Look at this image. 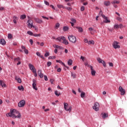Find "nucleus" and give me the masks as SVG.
I'll return each mask as SVG.
<instances>
[{"mask_svg":"<svg viewBox=\"0 0 127 127\" xmlns=\"http://www.w3.org/2000/svg\"><path fill=\"white\" fill-rule=\"evenodd\" d=\"M6 117H11L12 119H20L21 114L15 109H11L10 113L6 114Z\"/></svg>","mask_w":127,"mask_h":127,"instance_id":"nucleus-1","label":"nucleus"},{"mask_svg":"<svg viewBox=\"0 0 127 127\" xmlns=\"http://www.w3.org/2000/svg\"><path fill=\"white\" fill-rule=\"evenodd\" d=\"M101 13L103 18H104V20L103 21V22H105V23H110V22H111V20L108 19V17H107L106 15L102 14V11H100L99 14H101Z\"/></svg>","mask_w":127,"mask_h":127,"instance_id":"nucleus-2","label":"nucleus"},{"mask_svg":"<svg viewBox=\"0 0 127 127\" xmlns=\"http://www.w3.org/2000/svg\"><path fill=\"white\" fill-rule=\"evenodd\" d=\"M68 39L69 40V41H70V42H72V43H76V37L73 36V35L69 36L68 37Z\"/></svg>","mask_w":127,"mask_h":127,"instance_id":"nucleus-3","label":"nucleus"},{"mask_svg":"<svg viewBox=\"0 0 127 127\" xmlns=\"http://www.w3.org/2000/svg\"><path fill=\"white\" fill-rule=\"evenodd\" d=\"M92 108L93 110H94L96 112H98V111H99V108H100V104H99L98 102H95L94 104V106H93Z\"/></svg>","mask_w":127,"mask_h":127,"instance_id":"nucleus-4","label":"nucleus"},{"mask_svg":"<svg viewBox=\"0 0 127 127\" xmlns=\"http://www.w3.org/2000/svg\"><path fill=\"white\" fill-rule=\"evenodd\" d=\"M64 109L65 111H66L67 112H71V110H72L71 107H69L68 109H67L68 107V104L66 103H64Z\"/></svg>","mask_w":127,"mask_h":127,"instance_id":"nucleus-5","label":"nucleus"},{"mask_svg":"<svg viewBox=\"0 0 127 127\" xmlns=\"http://www.w3.org/2000/svg\"><path fill=\"white\" fill-rule=\"evenodd\" d=\"M24 105H25V101H24V100H21L18 104V106L19 108L24 107Z\"/></svg>","mask_w":127,"mask_h":127,"instance_id":"nucleus-6","label":"nucleus"},{"mask_svg":"<svg viewBox=\"0 0 127 127\" xmlns=\"http://www.w3.org/2000/svg\"><path fill=\"white\" fill-rule=\"evenodd\" d=\"M118 44H119V42H118L117 41L114 42V43L113 44V47H114V48H115V49H117V48H118V49L120 48V45H119Z\"/></svg>","mask_w":127,"mask_h":127,"instance_id":"nucleus-7","label":"nucleus"},{"mask_svg":"<svg viewBox=\"0 0 127 127\" xmlns=\"http://www.w3.org/2000/svg\"><path fill=\"white\" fill-rule=\"evenodd\" d=\"M27 22V26H28V27H29V28H32V27H34V26H33V22H32V20H28Z\"/></svg>","mask_w":127,"mask_h":127,"instance_id":"nucleus-8","label":"nucleus"},{"mask_svg":"<svg viewBox=\"0 0 127 127\" xmlns=\"http://www.w3.org/2000/svg\"><path fill=\"white\" fill-rule=\"evenodd\" d=\"M32 87L36 91H37L38 90V89L36 87V80L34 79H33Z\"/></svg>","mask_w":127,"mask_h":127,"instance_id":"nucleus-9","label":"nucleus"},{"mask_svg":"<svg viewBox=\"0 0 127 127\" xmlns=\"http://www.w3.org/2000/svg\"><path fill=\"white\" fill-rule=\"evenodd\" d=\"M119 91L121 92V95L122 96H124L126 94V90L124 89L122 86L119 87Z\"/></svg>","mask_w":127,"mask_h":127,"instance_id":"nucleus-10","label":"nucleus"},{"mask_svg":"<svg viewBox=\"0 0 127 127\" xmlns=\"http://www.w3.org/2000/svg\"><path fill=\"white\" fill-rule=\"evenodd\" d=\"M38 75L40 78H43V77H44V74L42 73V70H41V69L38 71Z\"/></svg>","mask_w":127,"mask_h":127,"instance_id":"nucleus-11","label":"nucleus"},{"mask_svg":"<svg viewBox=\"0 0 127 127\" xmlns=\"http://www.w3.org/2000/svg\"><path fill=\"white\" fill-rule=\"evenodd\" d=\"M13 22L15 24H16L17 22H16V20H18V17L16 16H13Z\"/></svg>","mask_w":127,"mask_h":127,"instance_id":"nucleus-12","label":"nucleus"},{"mask_svg":"<svg viewBox=\"0 0 127 127\" xmlns=\"http://www.w3.org/2000/svg\"><path fill=\"white\" fill-rule=\"evenodd\" d=\"M0 85L2 88H6V84L3 81L0 80Z\"/></svg>","mask_w":127,"mask_h":127,"instance_id":"nucleus-13","label":"nucleus"},{"mask_svg":"<svg viewBox=\"0 0 127 127\" xmlns=\"http://www.w3.org/2000/svg\"><path fill=\"white\" fill-rule=\"evenodd\" d=\"M34 20H35L37 23H42V22H43V21L39 18H34Z\"/></svg>","mask_w":127,"mask_h":127,"instance_id":"nucleus-14","label":"nucleus"},{"mask_svg":"<svg viewBox=\"0 0 127 127\" xmlns=\"http://www.w3.org/2000/svg\"><path fill=\"white\" fill-rule=\"evenodd\" d=\"M5 40L3 39H0V44H1L2 45H5L6 44Z\"/></svg>","mask_w":127,"mask_h":127,"instance_id":"nucleus-15","label":"nucleus"},{"mask_svg":"<svg viewBox=\"0 0 127 127\" xmlns=\"http://www.w3.org/2000/svg\"><path fill=\"white\" fill-rule=\"evenodd\" d=\"M21 48L22 49L24 50V52L25 53V54H28V50L25 49V47L22 46Z\"/></svg>","mask_w":127,"mask_h":127,"instance_id":"nucleus-16","label":"nucleus"},{"mask_svg":"<svg viewBox=\"0 0 127 127\" xmlns=\"http://www.w3.org/2000/svg\"><path fill=\"white\" fill-rule=\"evenodd\" d=\"M104 4L106 6H109V5H111V2H110V1H104Z\"/></svg>","mask_w":127,"mask_h":127,"instance_id":"nucleus-17","label":"nucleus"},{"mask_svg":"<svg viewBox=\"0 0 127 127\" xmlns=\"http://www.w3.org/2000/svg\"><path fill=\"white\" fill-rule=\"evenodd\" d=\"M28 66H29L30 70H33L35 68L34 67V66H33L32 65V64H29Z\"/></svg>","mask_w":127,"mask_h":127,"instance_id":"nucleus-18","label":"nucleus"},{"mask_svg":"<svg viewBox=\"0 0 127 127\" xmlns=\"http://www.w3.org/2000/svg\"><path fill=\"white\" fill-rule=\"evenodd\" d=\"M112 4H116L117 3V4H119L120 3V1L117 0H114L111 2Z\"/></svg>","mask_w":127,"mask_h":127,"instance_id":"nucleus-19","label":"nucleus"},{"mask_svg":"<svg viewBox=\"0 0 127 127\" xmlns=\"http://www.w3.org/2000/svg\"><path fill=\"white\" fill-rule=\"evenodd\" d=\"M56 62L57 63H62V64H63V65H64V67H66V68H67V69H68V67H67V66H66L65 65V64H64V63H63L62 62V61H61V60H56Z\"/></svg>","mask_w":127,"mask_h":127,"instance_id":"nucleus-20","label":"nucleus"},{"mask_svg":"<svg viewBox=\"0 0 127 127\" xmlns=\"http://www.w3.org/2000/svg\"><path fill=\"white\" fill-rule=\"evenodd\" d=\"M71 76L72 78H73V79H75V78L77 77V75L76 74V73L72 72H71Z\"/></svg>","mask_w":127,"mask_h":127,"instance_id":"nucleus-21","label":"nucleus"},{"mask_svg":"<svg viewBox=\"0 0 127 127\" xmlns=\"http://www.w3.org/2000/svg\"><path fill=\"white\" fill-rule=\"evenodd\" d=\"M55 94L56 95V96L57 97H59V96H60V95H61V93H60V92H58V91L56 90L55 91Z\"/></svg>","mask_w":127,"mask_h":127,"instance_id":"nucleus-22","label":"nucleus"},{"mask_svg":"<svg viewBox=\"0 0 127 127\" xmlns=\"http://www.w3.org/2000/svg\"><path fill=\"white\" fill-rule=\"evenodd\" d=\"M72 63H73V61H72V60H69L67 62V64H68V65H69V66H71Z\"/></svg>","mask_w":127,"mask_h":127,"instance_id":"nucleus-23","label":"nucleus"},{"mask_svg":"<svg viewBox=\"0 0 127 127\" xmlns=\"http://www.w3.org/2000/svg\"><path fill=\"white\" fill-rule=\"evenodd\" d=\"M41 36V34H33V36H34L35 37H39Z\"/></svg>","mask_w":127,"mask_h":127,"instance_id":"nucleus-24","label":"nucleus"},{"mask_svg":"<svg viewBox=\"0 0 127 127\" xmlns=\"http://www.w3.org/2000/svg\"><path fill=\"white\" fill-rule=\"evenodd\" d=\"M69 29V27L67 26H64L63 27V30L64 31H68V30Z\"/></svg>","mask_w":127,"mask_h":127,"instance_id":"nucleus-25","label":"nucleus"},{"mask_svg":"<svg viewBox=\"0 0 127 127\" xmlns=\"http://www.w3.org/2000/svg\"><path fill=\"white\" fill-rule=\"evenodd\" d=\"M77 29H78L79 32H82L83 31V28L82 27H76Z\"/></svg>","mask_w":127,"mask_h":127,"instance_id":"nucleus-26","label":"nucleus"},{"mask_svg":"<svg viewBox=\"0 0 127 127\" xmlns=\"http://www.w3.org/2000/svg\"><path fill=\"white\" fill-rule=\"evenodd\" d=\"M60 27V24L59 23H57L56 24L55 28L56 29H58V28H59Z\"/></svg>","mask_w":127,"mask_h":127,"instance_id":"nucleus-27","label":"nucleus"},{"mask_svg":"<svg viewBox=\"0 0 127 127\" xmlns=\"http://www.w3.org/2000/svg\"><path fill=\"white\" fill-rule=\"evenodd\" d=\"M91 75L92 76H95L96 75V71L93 69L91 70Z\"/></svg>","mask_w":127,"mask_h":127,"instance_id":"nucleus-28","label":"nucleus"},{"mask_svg":"<svg viewBox=\"0 0 127 127\" xmlns=\"http://www.w3.org/2000/svg\"><path fill=\"white\" fill-rule=\"evenodd\" d=\"M86 95V93L85 92H81L80 94L81 98H85V95Z\"/></svg>","mask_w":127,"mask_h":127,"instance_id":"nucleus-29","label":"nucleus"},{"mask_svg":"<svg viewBox=\"0 0 127 127\" xmlns=\"http://www.w3.org/2000/svg\"><path fill=\"white\" fill-rule=\"evenodd\" d=\"M18 89L19 90V91H21V90L23 91V90H24V88L22 86H18Z\"/></svg>","mask_w":127,"mask_h":127,"instance_id":"nucleus-30","label":"nucleus"},{"mask_svg":"<svg viewBox=\"0 0 127 127\" xmlns=\"http://www.w3.org/2000/svg\"><path fill=\"white\" fill-rule=\"evenodd\" d=\"M26 18V15H21L20 17V19H24Z\"/></svg>","mask_w":127,"mask_h":127,"instance_id":"nucleus-31","label":"nucleus"},{"mask_svg":"<svg viewBox=\"0 0 127 127\" xmlns=\"http://www.w3.org/2000/svg\"><path fill=\"white\" fill-rule=\"evenodd\" d=\"M27 34H28L29 35H31V36H33V33L30 31H28L27 32Z\"/></svg>","mask_w":127,"mask_h":127,"instance_id":"nucleus-32","label":"nucleus"},{"mask_svg":"<svg viewBox=\"0 0 127 127\" xmlns=\"http://www.w3.org/2000/svg\"><path fill=\"white\" fill-rule=\"evenodd\" d=\"M63 43H64V44H65V45H67V44H69L68 41H67L66 39L63 41Z\"/></svg>","mask_w":127,"mask_h":127,"instance_id":"nucleus-33","label":"nucleus"},{"mask_svg":"<svg viewBox=\"0 0 127 127\" xmlns=\"http://www.w3.org/2000/svg\"><path fill=\"white\" fill-rule=\"evenodd\" d=\"M106 118H108V114L104 113L103 115V119H106Z\"/></svg>","mask_w":127,"mask_h":127,"instance_id":"nucleus-34","label":"nucleus"},{"mask_svg":"<svg viewBox=\"0 0 127 127\" xmlns=\"http://www.w3.org/2000/svg\"><path fill=\"white\" fill-rule=\"evenodd\" d=\"M95 44V42H94V41L92 40V41H89L88 42V44Z\"/></svg>","mask_w":127,"mask_h":127,"instance_id":"nucleus-35","label":"nucleus"},{"mask_svg":"<svg viewBox=\"0 0 127 127\" xmlns=\"http://www.w3.org/2000/svg\"><path fill=\"white\" fill-rule=\"evenodd\" d=\"M54 47L55 48H59V49H62V47L59 46L58 45H55V46Z\"/></svg>","mask_w":127,"mask_h":127,"instance_id":"nucleus-36","label":"nucleus"},{"mask_svg":"<svg viewBox=\"0 0 127 127\" xmlns=\"http://www.w3.org/2000/svg\"><path fill=\"white\" fill-rule=\"evenodd\" d=\"M97 61L99 62V63H102L103 61L101 58H97Z\"/></svg>","mask_w":127,"mask_h":127,"instance_id":"nucleus-37","label":"nucleus"},{"mask_svg":"<svg viewBox=\"0 0 127 127\" xmlns=\"http://www.w3.org/2000/svg\"><path fill=\"white\" fill-rule=\"evenodd\" d=\"M114 27L115 29H119V25L118 24H115L114 25Z\"/></svg>","mask_w":127,"mask_h":127,"instance_id":"nucleus-38","label":"nucleus"},{"mask_svg":"<svg viewBox=\"0 0 127 127\" xmlns=\"http://www.w3.org/2000/svg\"><path fill=\"white\" fill-rule=\"evenodd\" d=\"M8 38L9 39H11V38H12V35H11V34H8Z\"/></svg>","mask_w":127,"mask_h":127,"instance_id":"nucleus-39","label":"nucleus"},{"mask_svg":"<svg viewBox=\"0 0 127 127\" xmlns=\"http://www.w3.org/2000/svg\"><path fill=\"white\" fill-rule=\"evenodd\" d=\"M65 9H67V10L70 11V10H72V8L71 7H65Z\"/></svg>","mask_w":127,"mask_h":127,"instance_id":"nucleus-40","label":"nucleus"},{"mask_svg":"<svg viewBox=\"0 0 127 127\" xmlns=\"http://www.w3.org/2000/svg\"><path fill=\"white\" fill-rule=\"evenodd\" d=\"M101 64H103L104 67H107V64H106V62L105 61H103Z\"/></svg>","mask_w":127,"mask_h":127,"instance_id":"nucleus-41","label":"nucleus"},{"mask_svg":"<svg viewBox=\"0 0 127 127\" xmlns=\"http://www.w3.org/2000/svg\"><path fill=\"white\" fill-rule=\"evenodd\" d=\"M51 64H52V63L51 62H48L47 63L48 67H50V66H51Z\"/></svg>","mask_w":127,"mask_h":127,"instance_id":"nucleus-42","label":"nucleus"},{"mask_svg":"<svg viewBox=\"0 0 127 127\" xmlns=\"http://www.w3.org/2000/svg\"><path fill=\"white\" fill-rule=\"evenodd\" d=\"M87 67H88V68H90L91 70H94L93 67L91 65L88 64Z\"/></svg>","mask_w":127,"mask_h":127,"instance_id":"nucleus-43","label":"nucleus"},{"mask_svg":"<svg viewBox=\"0 0 127 127\" xmlns=\"http://www.w3.org/2000/svg\"><path fill=\"white\" fill-rule=\"evenodd\" d=\"M50 55V54L48 52H47L45 54V57H47Z\"/></svg>","mask_w":127,"mask_h":127,"instance_id":"nucleus-44","label":"nucleus"},{"mask_svg":"<svg viewBox=\"0 0 127 127\" xmlns=\"http://www.w3.org/2000/svg\"><path fill=\"white\" fill-rule=\"evenodd\" d=\"M17 82H18L19 84H20V83H21V79H20V78H18L17 79Z\"/></svg>","mask_w":127,"mask_h":127,"instance_id":"nucleus-45","label":"nucleus"},{"mask_svg":"<svg viewBox=\"0 0 127 127\" xmlns=\"http://www.w3.org/2000/svg\"><path fill=\"white\" fill-rule=\"evenodd\" d=\"M55 58H56V57H55V56H54V57L50 56L48 58V59H49V60H50V59H55Z\"/></svg>","mask_w":127,"mask_h":127,"instance_id":"nucleus-46","label":"nucleus"},{"mask_svg":"<svg viewBox=\"0 0 127 127\" xmlns=\"http://www.w3.org/2000/svg\"><path fill=\"white\" fill-rule=\"evenodd\" d=\"M71 22L75 23L76 22V19H75L74 18H71Z\"/></svg>","mask_w":127,"mask_h":127,"instance_id":"nucleus-47","label":"nucleus"},{"mask_svg":"<svg viewBox=\"0 0 127 127\" xmlns=\"http://www.w3.org/2000/svg\"><path fill=\"white\" fill-rule=\"evenodd\" d=\"M85 10V7L84 6H82L80 8V10L81 11H83Z\"/></svg>","mask_w":127,"mask_h":127,"instance_id":"nucleus-48","label":"nucleus"},{"mask_svg":"<svg viewBox=\"0 0 127 127\" xmlns=\"http://www.w3.org/2000/svg\"><path fill=\"white\" fill-rule=\"evenodd\" d=\"M44 3L46 4V5H49V2L46 0H44Z\"/></svg>","mask_w":127,"mask_h":127,"instance_id":"nucleus-49","label":"nucleus"},{"mask_svg":"<svg viewBox=\"0 0 127 127\" xmlns=\"http://www.w3.org/2000/svg\"><path fill=\"white\" fill-rule=\"evenodd\" d=\"M61 39H62V40H63V41H64L66 39V38L64 36H61Z\"/></svg>","mask_w":127,"mask_h":127,"instance_id":"nucleus-50","label":"nucleus"},{"mask_svg":"<svg viewBox=\"0 0 127 127\" xmlns=\"http://www.w3.org/2000/svg\"><path fill=\"white\" fill-rule=\"evenodd\" d=\"M20 60V58L19 57L14 59L15 61H19Z\"/></svg>","mask_w":127,"mask_h":127,"instance_id":"nucleus-51","label":"nucleus"},{"mask_svg":"<svg viewBox=\"0 0 127 127\" xmlns=\"http://www.w3.org/2000/svg\"><path fill=\"white\" fill-rule=\"evenodd\" d=\"M57 40H58L60 42H61V37H59L57 38Z\"/></svg>","mask_w":127,"mask_h":127,"instance_id":"nucleus-52","label":"nucleus"},{"mask_svg":"<svg viewBox=\"0 0 127 127\" xmlns=\"http://www.w3.org/2000/svg\"><path fill=\"white\" fill-rule=\"evenodd\" d=\"M44 79L45 81H48V78L47 77V76L44 75Z\"/></svg>","mask_w":127,"mask_h":127,"instance_id":"nucleus-53","label":"nucleus"},{"mask_svg":"<svg viewBox=\"0 0 127 127\" xmlns=\"http://www.w3.org/2000/svg\"><path fill=\"white\" fill-rule=\"evenodd\" d=\"M29 42H30L31 45H32V44H33V40L32 39H30Z\"/></svg>","mask_w":127,"mask_h":127,"instance_id":"nucleus-54","label":"nucleus"},{"mask_svg":"<svg viewBox=\"0 0 127 127\" xmlns=\"http://www.w3.org/2000/svg\"><path fill=\"white\" fill-rule=\"evenodd\" d=\"M118 26H119V28H123V26L122 24L118 25Z\"/></svg>","mask_w":127,"mask_h":127,"instance_id":"nucleus-55","label":"nucleus"},{"mask_svg":"<svg viewBox=\"0 0 127 127\" xmlns=\"http://www.w3.org/2000/svg\"><path fill=\"white\" fill-rule=\"evenodd\" d=\"M117 20H119V21H122V18L120 17H118L117 18Z\"/></svg>","mask_w":127,"mask_h":127,"instance_id":"nucleus-56","label":"nucleus"},{"mask_svg":"<svg viewBox=\"0 0 127 127\" xmlns=\"http://www.w3.org/2000/svg\"><path fill=\"white\" fill-rule=\"evenodd\" d=\"M57 6L59 8H62L63 5L58 4Z\"/></svg>","mask_w":127,"mask_h":127,"instance_id":"nucleus-57","label":"nucleus"},{"mask_svg":"<svg viewBox=\"0 0 127 127\" xmlns=\"http://www.w3.org/2000/svg\"><path fill=\"white\" fill-rule=\"evenodd\" d=\"M39 57H40V58H41L42 59H43V60H44V59H45V58H44V57L43 56V55H40V56H39Z\"/></svg>","mask_w":127,"mask_h":127,"instance_id":"nucleus-58","label":"nucleus"},{"mask_svg":"<svg viewBox=\"0 0 127 127\" xmlns=\"http://www.w3.org/2000/svg\"><path fill=\"white\" fill-rule=\"evenodd\" d=\"M31 71H32L33 73L34 74L35 73H36V69L35 68H34V69L32 70Z\"/></svg>","mask_w":127,"mask_h":127,"instance_id":"nucleus-59","label":"nucleus"},{"mask_svg":"<svg viewBox=\"0 0 127 127\" xmlns=\"http://www.w3.org/2000/svg\"><path fill=\"white\" fill-rule=\"evenodd\" d=\"M109 66L110 67H113L114 66V64L112 63H109Z\"/></svg>","mask_w":127,"mask_h":127,"instance_id":"nucleus-60","label":"nucleus"},{"mask_svg":"<svg viewBox=\"0 0 127 127\" xmlns=\"http://www.w3.org/2000/svg\"><path fill=\"white\" fill-rule=\"evenodd\" d=\"M84 41L85 43H88V42H89V41H88V39H84Z\"/></svg>","mask_w":127,"mask_h":127,"instance_id":"nucleus-61","label":"nucleus"},{"mask_svg":"<svg viewBox=\"0 0 127 127\" xmlns=\"http://www.w3.org/2000/svg\"><path fill=\"white\" fill-rule=\"evenodd\" d=\"M88 30H89V31H93V30H94V29H93V28L92 27H90L89 28Z\"/></svg>","mask_w":127,"mask_h":127,"instance_id":"nucleus-62","label":"nucleus"},{"mask_svg":"<svg viewBox=\"0 0 127 127\" xmlns=\"http://www.w3.org/2000/svg\"><path fill=\"white\" fill-rule=\"evenodd\" d=\"M108 30L111 32H113V31L114 30V28H112V29L108 28Z\"/></svg>","mask_w":127,"mask_h":127,"instance_id":"nucleus-63","label":"nucleus"},{"mask_svg":"<svg viewBox=\"0 0 127 127\" xmlns=\"http://www.w3.org/2000/svg\"><path fill=\"white\" fill-rule=\"evenodd\" d=\"M61 71H62L61 68L59 67V68H58L57 69L58 72H61Z\"/></svg>","mask_w":127,"mask_h":127,"instance_id":"nucleus-64","label":"nucleus"}]
</instances>
